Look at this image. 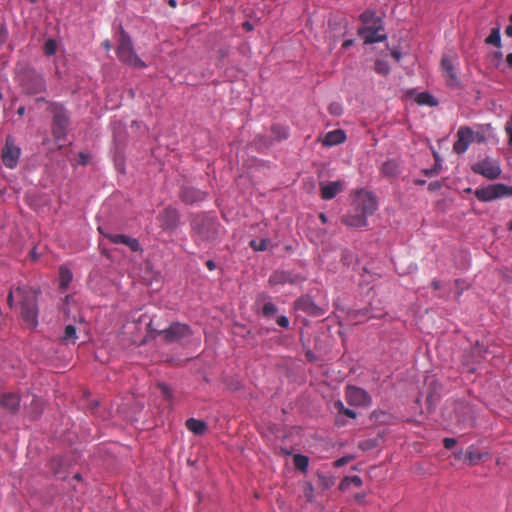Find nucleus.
Segmentation results:
<instances>
[{
	"instance_id": "1",
	"label": "nucleus",
	"mask_w": 512,
	"mask_h": 512,
	"mask_svg": "<svg viewBox=\"0 0 512 512\" xmlns=\"http://www.w3.org/2000/svg\"><path fill=\"white\" fill-rule=\"evenodd\" d=\"M14 296L20 301V315L23 321L31 328L38 325V306L37 292L35 289L27 286H18L15 290H10L7 296V303L12 308L14 304Z\"/></svg>"
},
{
	"instance_id": "2",
	"label": "nucleus",
	"mask_w": 512,
	"mask_h": 512,
	"mask_svg": "<svg viewBox=\"0 0 512 512\" xmlns=\"http://www.w3.org/2000/svg\"><path fill=\"white\" fill-rule=\"evenodd\" d=\"M119 60L133 68H144L146 64L136 55L129 35L121 30L120 42L117 47Z\"/></svg>"
},
{
	"instance_id": "3",
	"label": "nucleus",
	"mask_w": 512,
	"mask_h": 512,
	"mask_svg": "<svg viewBox=\"0 0 512 512\" xmlns=\"http://www.w3.org/2000/svg\"><path fill=\"white\" fill-rule=\"evenodd\" d=\"M19 81L27 94H38L46 89V84L41 74L31 68H25L19 73Z\"/></svg>"
},
{
	"instance_id": "4",
	"label": "nucleus",
	"mask_w": 512,
	"mask_h": 512,
	"mask_svg": "<svg viewBox=\"0 0 512 512\" xmlns=\"http://www.w3.org/2000/svg\"><path fill=\"white\" fill-rule=\"evenodd\" d=\"M192 228L201 240L207 242L215 240L219 234V226L215 220L204 216L194 218Z\"/></svg>"
},
{
	"instance_id": "5",
	"label": "nucleus",
	"mask_w": 512,
	"mask_h": 512,
	"mask_svg": "<svg viewBox=\"0 0 512 512\" xmlns=\"http://www.w3.org/2000/svg\"><path fill=\"white\" fill-rule=\"evenodd\" d=\"M49 110L52 113V131L57 139H62L67 134L69 127V117L66 110L58 104H50Z\"/></svg>"
},
{
	"instance_id": "6",
	"label": "nucleus",
	"mask_w": 512,
	"mask_h": 512,
	"mask_svg": "<svg viewBox=\"0 0 512 512\" xmlns=\"http://www.w3.org/2000/svg\"><path fill=\"white\" fill-rule=\"evenodd\" d=\"M156 332L167 344L180 342L192 335L190 327L179 322L172 323L168 328Z\"/></svg>"
},
{
	"instance_id": "7",
	"label": "nucleus",
	"mask_w": 512,
	"mask_h": 512,
	"mask_svg": "<svg viewBox=\"0 0 512 512\" xmlns=\"http://www.w3.org/2000/svg\"><path fill=\"white\" fill-rule=\"evenodd\" d=\"M475 196L480 201H492L503 196H512V186L508 187L504 184L497 183L480 188L475 191Z\"/></svg>"
},
{
	"instance_id": "8",
	"label": "nucleus",
	"mask_w": 512,
	"mask_h": 512,
	"mask_svg": "<svg viewBox=\"0 0 512 512\" xmlns=\"http://www.w3.org/2000/svg\"><path fill=\"white\" fill-rule=\"evenodd\" d=\"M472 171L489 180H495L501 174V167L497 160L486 157L485 159L473 164Z\"/></svg>"
},
{
	"instance_id": "9",
	"label": "nucleus",
	"mask_w": 512,
	"mask_h": 512,
	"mask_svg": "<svg viewBox=\"0 0 512 512\" xmlns=\"http://www.w3.org/2000/svg\"><path fill=\"white\" fill-rule=\"evenodd\" d=\"M356 212L362 213L364 216L372 215L377 209L375 196L366 191H360L355 199Z\"/></svg>"
},
{
	"instance_id": "10",
	"label": "nucleus",
	"mask_w": 512,
	"mask_h": 512,
	"mask_svg": "<svg viewBox=\"0 0 512 512\" xmlns=\"http://www.w3.org/2000/svg\"><path fill=\"white\" fill-rule=\"evenodd\" d=\"M383 30L382 21L376 20V22H373V26L360 28L358 33L363 37L365 44H373L387 38L386 34L382 33Z\"/></svg>"
},
{
	"instance_id": "11",
	"label": "nucleus",
	"mask_w": 512,
	"mask_h": 512,
	"mask_svg": "<svg viewBox=\"0 0 512 512\" xmlns=\"http://www.w3.org/2000/svg\"><path fill=\"white\" fill-rule=\"evenodd\" d=\"M20 148L17 147L11 137L6 139L5 146L2 149V161L8 168H14L19 160Z\"/></svg>"
},
{
	"instance_id": "12",
	"label": "nucleus",
	"mask_w": 512,
	"mask_h": 512,
	"mask_svg": "<svg viewBox=\"0 0 512 512\" xmlns=\"http://www.w3.org/2000/svg\"><path fill=\"white\" fill-rule=\"evenodd\" d=\"M345 397L347 402L353 406H369L371 402L368 393L364 389L355 386L347 387Z\"/></svg>"
},
{
	"instance_id": "13",
	"label": "nucleus",
	"mask_w": 512,
	"mask_h": 512,
	"mask_svg": "<svg viewBox=\"0 0 512 512\" xmlns=\"http://www.w3.org/2000/svg\"><path fill=\"white\" fill-rule=\"evenodd\" d=\"M472 142H474L473 130L469 127L462 126L457 131V141L453 145V150L457 154H463Z\"/></svg>"
},
{
	"instance_id": "14",
	"label": "nucleus",
	"mask_w": 512,
	"mask_h": 512,
	"mask_svg": "<svg viewBox=\"0 0 512 512\" xmlns=\"http://www.w3.org/2000/svg\"><path fill=\"white\" fill-rule=\"evenodd\" d=\"M157 218L164 230L171 231L174 230L178 225L179 214L173 208H166L158 215Z\"/></svg>"
},
{
	"instance_id": "15",
	"label": "nucleus",
	"mask_w": 512,
	"mask_h": 512,
	"mask_svg": "<svg viewBox=\"0 0 512 512\" xmlns=\"http://www.w3.org/2000/svg\"><path fill=\"white\" fill-rule=\"evenodd\" d=\"M295 306L297 309L302 310L305 313H307L308 315L313 316V317H319V316L324 315V313H325V310L322 307H319L318 305H316L313 302V300L308 296L299 298L296 301Z\"/></svg>"
},
{
	"instance_id": "16",
	"label": "nucleus",
	"mask_w": 512,
	"mask_h": 512,
	"mask_svg": "<svg viewBox=\"0 0 512 512\" xmlns=\"http://www.w3.org/2000/svg\"><path fill=\"white\" fill-rule=\"evenodd\" d=\"M454 61L455 58L450 56H444L441 60V67L449 86H456L459 83Z\"/></svg>"
},
{
	"instance_id": "17",
	"label": "nucleus",
	"mask_w": 512,
	"mask_h": 512,
	"mask_svg": "<svg viewBox=\"0 0 512 512\" xmlns=\"http://www.w3.org/2000/svg\"><path fill=\"white\" fill-rule=\"evenodd\" d=\"M180 198L187 204H193L203 201L206 198V193L194 187L185 186L180 192Z\"/></svg>"
},
{
	"instance_id": "18",
	"label": "nucleus",
	"mask_w": 512,
	"mask_h": 512,
	"mask_svg": "<svg viewBox=\"0 0 512 512\" xmlns=\"http://www.w3.org/2000/svg\"><path fill=\"white\" fill-rule=\"evenodd\" d=\"M0 406L8 413L15 414L20 407V397L13 393L4 394L0 398Z\"/></svg>"
},
{
	"instance_id": "19",
	"label": "nucleus",
	"mask_w": 512,
	"mask_h": 512,
	"mask_svg": "<svg viewBox=\"0 0 512 512\" xmlns=\"http://www.w3.org/2000/svg\"><path fill=\"white\" fill-rule=\"evenodd\" d=\"M104 236L115 244H124V245L128 246L132 251H138L140 249L138 240L135 238H131L127 235L104 234Z\"/></svg>"
},
{
	"instance_id": "20",
	"label": "nucleus",
	"mask_w": 512,
	"mask_h": 512,
	"mask_svg": "<svg viewBox=\"0 0 512 512\" xmlns=\"http://www.w3.org/2000/svg\"><path fill=\"white\" fill-rule=\"evenodd\" d=\"M342 223L351 228H362L367 225L366 216L357 212L356 214L345 215L341 219Z\"/></svg>"
},
{
	"instance_id": "21",
	"label": "nucleus",
	"mask_w": 512,
	"mask_h": 512,
	"mask_svg": "<svg viewBox=\"0 0 512 512\" xmlns=\"http://www.w3.org/2000/svg\"><path fill=\"white\" fill-rule=\"evenodd\" d=\"M343 189V183L340 181L330 182L326 185H321V196L325 200L334 198Z\"/></svg>"
},
{
	"instance_id": "22",
	"label": "nucleus",
	"mask_w": 512,
	"mask_h": 512,
	"mask_svg": "<svg viewBox=\"0 0 512 512\" xmlns=\"http://www.w3.org/2000/svg\"><path fill=\"white\" fill-rule=\"evenodd\" d=\"M345 139H346V135H345L344 131L337 129V130L328 132L325 135L322 143L325 146H334V145L344 142Z\"/></svg>"
},
{
	"instance_id": "23",
	"label": "nucleus",
	"mask_w": 512,
	"mask_h": 512,
	"mask_svg": "<svg viewBox=\"0 0 512 512\" xmlns=\"http://www.w3.org/2000/svg\"><path fill=\"white\" fill-rule=\"evenodd\" d=\"M295 282H296V277H293L290 273L285 272V271H276L269 278V283L271 285L295 283Z\"/></svg>"
},
{
	"instance_id": "24",
	"label": "nucleus",
	"mask_w": 512,
	"mask_h": 512,
	"mask_svg": "<svg viewBox=\"0 0 512 512\" xmlns=\"http://www.w3.org/2000/svg\"><path fill=\"white\" fill-rule=\"evenodd\" d=\"M186 427L189 431L194 433L195 435H203L206 433L208 427L206 422L203 420H197L194 418H189L186 421Z\"/></svg>"
},
{
	"instance_id": "25",
	"label": "nucleus",
	"mask_w": 512,
	"mask_h": 512,
	"mask_svg": "<svg viewBox=\"0 0 512 512\" xmlns=\"http://www.w3.org/2000/svg\"><path fill=\"white\" fill-rule=\"evenodd\" d=\"M382 173L389 177H394L399 174V164L395 160H388L382 165Z\"/></svg>"
},
{
	"instance_id": "26",
	"label": "nucleus",
	"mask_w": 512,
	"mask_h": 512,
	"mask_svg": "<svg viewBox=\"0 0 512 512\" xmlns=\"http://www.w3.org/2000/svg\"><path fill=\"white\" fill-rule=\"evenodd\" d=\"M77 340L76 327L74 325H67L61 337V341L65 344H75Z\"/></svg>"
},
{
	"instance_id": "27",
	"label": "nucleus",
	"mask_w": 512,
	"mask_h": 512,
	"mask_svg": "<svg viewBox=\"0 0 512 512\" xmlns=\"http://www.w3.org/2000/svg\"><path fill=\"white\" fill-rule=\"evenodd\" d=\"M72 272L65 266H61L59 270L60 288L67 289L72 281Z\"/></svg>"
},
{
	"instance_id": "28",
	"label": "nucleus",
	"mask_w": 512,
	"mask_h": 512,
	"mask_svg": "<svg viewBox=\"0 0 512 512\" xmlns=\"http://www.w3.org/2000/svg\"><path fill=\"white\" fill-rule=\"evenodd\" d=\"M415 101L420 105L436 106L438 104L437 100L427 92L418 93Z\"/></svg>"
},
{
	"instance_id": "29",
	"label": "nucleus",
	"mask_w": 512,
	"mask_h": 512,
	"mask_svg": "<svg viewBox=\"0 0 512 512\" xmlns=\"http://www.w3.org/2000/svg\"><path fill=\"white\" fill-rule=\"evenodd\" d=\"M334 408L338 412V414L345 415L351 419L356 418V412L352 409L346 408L340 400H338L334 403Z\"/></svg>"
},
{
	"instance_id": "30",
	"label": "nucleus",
	"mask_w": 512,
	"mask_h": 512,
	"mask_svg": "<svg viewBox=\"0 0 512 512\" xmlns=\"http://www.w3.org/2000/svg\"><path fill=\"white\" fill-rule=\"evenodd\" d=\"M485 42L497 47L501 45L500 28L496 27L491 30L490 35L486 38Z\"/></svg>"
},
{
	"instance_id": "31",
	"label": "nucleus",
	"mask_w": 512,
	"mask_h": 512,
	"mask_svg": "<svg viewBox=\"0 0 512 512\" xmlns=\"http://www.w3.org/2000/svg\"><path fill=\"white\" fill-rule=\"evenodd\" d=\"M293 462L297 469H299L303 472H305L307 470L308 463H309L308 457L301 455V454H297L294 456Z\"/></svg>"
},
{
	"instance_id": "32",
	"label": "nucleus",
	"mask_w": 512,
	"mask_h": 512,
	"mask_svg": "<svg viewBox=\"0 0 512 512\" xmlns=\"http://www.w3.org/2000/svg\"><path fill=\"white\" fill-rule=\"evenodd\" d=\"M360 19L366 26H373V22H376V20H381L376 16L375 12L370 10L363 12L360 15Z\"/></svg>"
},
{
	"instance_id": "33",
	"label": "nucleus",
	"mask_w": 512,
	"mask_h": 512,
	"mask_svg": "<svg viewBox=\"0 0 512 512\" xmlns=\"http://www.w3.org/2000/svg\"><path fill=\"white\" fill-rule=\"evenodd\" d=\"M350 484H353L357 487L362 485V479L359 476L345 477L340 483V489L345 490L348 488Z\"/></svg>"
},
{
	"instance_id": "34",
	"label": "nucleus",
	"mask_w": 512,
	"mask_h": 512,
	"mask_svg": "<svg viewBox=\"0 0 512 512\" xmlns=\"http://www.w3.org/2000/svg\"><path fill=\"white\" fill-rule=\"evenodd\" d=\"M269 245H270V240L266 239V238L250 241V246L255 251H265L268 249Z\"/></svg>"
},
{
	"instance_id": "35",
	"label": "nucleus",
	"mask_w": 512,
	"mask_h": 512,
	"mask_svg": "<svg viewBox=\"0 0 512 512\" xmlns=\"http://www.w3.org/2000/svg\"><path fill=\"white\" fill-rule=\"evenodd\" d=\"M374 69L378 74H381L384 76L388 75L389 71H390L388 63L386 61L380 60V59L376 60Z\"/></svg>"
},
{
	"instance_id": "36",
	"label": "nucleus",
	"mask_w": 512,
	"mask_h": 512,
	"mask_svg": "<svg viewBox=\"0 0 512 512\" xmlns=\"http://www.w3.org/2000/svg\"><path fill=\"white\" fill-rule=\"evenodd\" d=\"M31 406L33 408L32 414L34 418H37L43 411L44 402L40 398H34Z\"/></svg>"
},
{
	"instance_id": "37",
	"label": "nucleus",
	"mask_w": 512,
	"mask_h": 512,
	"mask_svg": "<svg viewBox=\"0 0 512 512\" xmlns=\"http://www.w3.org/2000/svg\"><path fill=\"white\" fill-rule=\"evenodd\" d=\"M272 133L276 140L285 139L288 136L286 128L279 125H275L272 127Z\"/></svg>"
},
{
	"instance_id": "38",
	"label": "nucleus",
	"mask_w": 512,
	"mask_h": 512,
	"mask_svg": "<svg viewBox=\"0 0 512 512\" xmlns=\"http://www.w3.org/2000/svg\"><path fill=\"white\" fill-rule=\"evenodd\" d=\"M57 50V43L53 39H48L44 44V53L47 56H52Z\"/></svg>"
},
{
	"instance_id": "39",
	"label": "nucleus",
	"mask_w": 512,
	"mask_h": 512,
	"mask_svg": "<svg viewBox=\"0 0 512 512\" xmlns=\"http://www.w3.org/2000/svg\"><path fill=\"white\" fill-rule=\"evenodd\" d=\"M318 479H319V485L323 489H328L332 485H334V479L332 477H330V476H325V475L319 474L318 475Z\"/></svg>"
},
{
	"instance_id": "40",
	"label": "nucleus",
	"mask_w": 512,
	"mask_h": 512,
	"mask_svg": "<svg viewBox=\"0 0 512 512\" xmlns=\"http://www.w3.org/2000/svg\"><path fill=\"white\" fill-rule=\"evenodd\" d=\"M277 313V307L271 303L268 302L263 306V314L265 316L271 317L274 316Z\"/></svg>"
},
{
	"instance_id": "41",
	"label": "nucleus",
	"mask_w": 512,
	"mask_h": 512,
	"mask_svg": "<svg viewBox=\"0 0 512 512\" xmlns=\"http://www.w3.org/2000/svg\"><path fill=\"white\" fill-rule=\"evenodd\" d=\"M466 456H467V459L469 460V463L471 465H474L475 463H477L482 458V454L481 453L475 452L473 450L467 451Z\"/></svg>"
},
{
	"instance_id": "42",
	"label": "nucleus",
	"mask_w": 512,
	"mask_h": 512,
	"mask_svg": "<svg viewBox=\"0 0 512 512\" xmlns=\"http://www.w3.org/2000/svg\"><path fill=\"white\" fill-rule=\"evenodd\" d=\"M437 397L433 395L432 393H429L426 397V403H427V410L428 412H431L434 409V406L436 404Z\"/></svg>"
},
{
	"instance_id": "43",
	"label": "nucleus",
	"mask_w": 512,
	"mask_h": 512,
	"mask_svg": "<svg viewBox=\"0 0 512 512\" xmlns=\"http://www.w3.org/2000/svg\"><path fill=\"white\" fill-rule=\"evenodd\" d=\"M351 460H353V456H344V457L339 458L338 460H336L334 465L336 467H341V466L347 464L348 462H350Z\"/></svg>"
},
{
	"instance_id": "44",
	"label": "nucleus",
	"mask_w": 512,
	"mask_h": 512,
	"mask_svg": "<svg viewBox=\"0 0 512 512\" xmlns=\"http://www.w3.org/2000/svg\"><path fill=\"white\" fill-rule=\"evenodd\" d=\"M457 441L454 438H445L443 440L444 447L447 449H451L456 445Z\"/></svg>"
},
{
	"instance_id": "45",
	"label": "nucleus",
	"mask_w": 512,
	"mask_h": 512,
	"mask_svg": "<svg viewBox=\"0 0 512 512\" xmlns=\"http://www.w3.org/2000/svg\"><path fill=\"white\" fill-rule=\"evenodd\" d=\"M329 110L332 114L339 115L342 112V108L339 104L333 103L329 106Z\"/></svg>"
},
{
	"instance_id": "46",
	"label": "nucleus",
	"mask_w": 512,
	"mask_h": 512,
	"mask_svg": "<svg viewBox=\"0 0 512 512\" xmlns=\"http://www.w3.org/2000/svg\"><path fill=\"white\" fill-rule=\"evenodd\" d=\"M277 323L279 326L283 328H287L289 326V320L286 316H280L277 318Z\"/></svg>"
},
{
	"instance_id": "47",
	"label": "nucleus",
	"mask_w": 512,
	"mask_h": 512,
	"mask_svg": "<svg viewBox=\"0 0 512 512\" xmlns=\"http://www.w3.org/2000/svg\"><path fill=\"white\" fill-rule=\"evenodd\" d=\"M375 445L374 441L368 440L359 444V447L363 450L373 448Z\"/></svg>"
},
{
	"instance_id": "48",
	"label": "nucleus",
	"mask_w": 512,
	"mask_h": 512,
	"mask_svg": "<svg viewBox=\"0 0 512 512\" xmlns=\"http://www.w3.org/2000/svg\"><path fill=\"white\" fill-rule=\"evenodd\" d=\"M505 131L509 136L508 143L509 145H512V126L509 123H506Z\"/></svg>"
},
{
	"instance_id": "49",
	"label": "nucleus",
	"mask_w": 512,
	"mask_h": 512,
	"mask_svg": "<svg viewBox=\"0 0 512 512\" xmlns=\"http://www.w3.org/2000/svg\"><path fill=\"white\" fill-rule=\"evenodd\" d=\"M162 393L168 398L171 396V390L168 386H166L165 384H160L159 385Z\"/></svg>"
},
{
	"instance_id": "50",
	"label": "nucleus",
	"mask_w": 512,
	"mask_h": 512,
	"mask_svg": "<svg viewBox=\"0 0 512 512\" xmlns=\"http://www.w3.org/2000/svg\"><path fill=\"white\" fill-rule=\"evenodd\" d=\"M486 138L482 133H474V141L477 143H483L485 142Z\"/></svg>"
},
{
	"instance_id": "51",
	"label": "nucleus",
	"mask_w": 512,
	"mask_h": 512,
	"mask_svg": "<svg viewBox=\"0 0 512 512\" xmlns=\"http://www.w3.org/2000/svg\"><path fill=\"white\" fill-rule=\"evenodd\" d=\"M440 188H441V184L438 181L431 182L428 185V189L430 191H435V190H438Z\"/></svg>"
},
{
	"instance_id": "52",
	"label": "nucleus",
	"mask_w": 512,
	"mask_h": 512,
	"mask_svg": "<svg viewBox=\"0 0 512 512\" xmlns=\"http://www.w3.org/2000/svg\"><path fill=\"white\" fill-rule=\"evenodd\" d=\"M391 55H392V57H393L396 61H400V59H401V53H400V51H398V50H392Z\"/></svg>"
},
{
	"instance_id": "53",
	"label": "nucleus",
	"mask_w": 512,
	"mask_h": 512,
	"mask_svg": "<svg viewBox=\"0 0 512 512\" xmlns=\"http://www.w3.org/2000/svg\"><path fill=\"white\" fill-rule=\"evenodd\" d=\"M492 57H493V60H495L497 63H499L502 59V53L495 52Z\"/></svg>"
},
{
	"instance_id": "54",
	"label": "nucleus",
	"mask_w": 512,
	"mask_h": 512,
	"mask_svg": "<svg viewBox=\"0 0 512 512\" xmlns=\"http://www.w3.org/2000/svg\"><path fill=\"white\" fill-rule=\"evenodd\" d=\"M360 314H361V315H365V314H366V311H360V310H359V311H356V312H354L353 314H351V318H352V319H356V318H357V316H358V315H360Z\"/></svg>"
},
{
	"instance_id": "55",
	"label": "nucleus",
	"mask_w": 512,
	"mask_h": 512,
	"mask_svg": "<svg viewBox=\"0 0 512 512\" xmlns=\"http://www.w3.org/2000/svg\"><path fill=\"white\" fill-rule=\"evenodd\" d=\"M505 34L508 36V37H512V25L510 24L509 26L506 27L505 29Z\"/></svg>"
},
{
	"instance_id": "56",
	"label": "nucleus",
	"mask_w": 512,
	"mask_h": 512,
	"mask_svg": "<svg viewBox=\"0 0 512 512\" xmlns=\"http://www.w3.org/2000/svg\"><path fill=\"white\" fill-rule=\"evenodd\" d=\"M206 265H207V267H208V269H209V270H213V269L215 268V263H214V261H212V260H208V261L206 262Z\"/></svg>"
},
{
	"instance_id": "57",
	"label": "nucleus",
	"mask_w": 512,
	"mask_h": 512,
	"mask_svg": "<svg viewBox=\"0 0 512 512\" xmlns=\"http://www.w3.org/2000/svg\"><path fill=\"white\" fill-rule=\"evenodd\" d=\"M352 44H353V41H352V40H346V41L343 43L342 47H343L344 49H347V48H349L350 46H352Z\"/></svg>"
},
{
	"instance_id": "58",
	"label": "nucleus",
	"mask_w": 512,
	"mask_h": 512,
	"mask_svg": "<svg viewBox=\"0 0 512 512\" xmlns=\"http://www.w3.org/2000/svg\"><path fill=\"white\" fill-rule=\"evenodd\" d=\"M506 61L510 67H512V53L507 55Z\"/></svg>"
},
{
	"instance_id": "59",
	"label": "nucleus",
	"mask_w": 512,
	"mask_h": 512,
	"mask_svg": "<svg viewBox=\"0 0 512 512\" xmlns=\"http://www.w3.org/2000/svg\"><path fill=\"white\" fill-rule=\"evenodd\" d=\"M319 218H320L322 223H327V221H328V219H327V217H326V215L324 213H321L319 215Z\"/></svg>"
},
{
	"instance_id": "60",
	"label": "nucleus",
	"mask_w": 512,
	"mask_h": 512,
	"mask_svg": "<svg viewBox=\"0 0 512 512\" xmlns=\"http://www.w3.org/2000/svg\"><path fill=\"white\" fill-rule=\"evenodd\" d=\"M24 113H25V107H23V106L19 107L17 110V114L20 116H23Z\"/></svg>"
},
{
	"instance_id": "61",
	"label": "nucleus",
	"mask_w": 512,
	"mask_h": 512,
	"mask_svg": "<svg viewBox=\"0 0 512 512\" xmlns=\"http://www.w3.org/2000/svg\"><path fill=\"white\" fill-rule=\"evenodd\" d=\"M352 258V255L348 254L347 252L344 253L343 255V260L344 261H348Z\"/></svg>"
},
{
	"instance_id": "62",
	"label": "nucleus",
	"mask_w": 512,
	"mask_h": 512,
	"mask_svg": "<svg viewBox=\"0 0 512 512\" xmlns=\"http://www.w3.org/2000/svg\"><path fill=\"white\" fill-rule=\"evenodd\" d=\"M432 286H433V288H434V289H436V290H437V289H439V287H440V283H439L438 281L434 280V281L432 282Z\"/></svg>"
},
{
	"instance_id": "63",
	"label": "nucleus",
	"mask_w": 512,
	"mask_h": 512,
	"mask_svg": "<svg viewBox=\"0 0 512 512\" xmlns=\"http://www.w3.org/2000/svg\"><path fill=\"white\" fill-rule=\"evenodd\" d=\"M168 3L172 8H175L177 6L176 0H168Z\"/></svg>"
},
{
	"instance_id": "64",
	"label": "nucleus",
	"mask_w": 512,
	"mask_h": 512,
	"mask_svg": "<svg viewBox=\"0 0 512 512\" xmlns=\"http://www.w3.org/2000/svg\"><path fill=\"white\" fill-rule=\"evenodd\" d=\"M426 174H427V175H434V174H437V170H436V169H433V170H427V171H426Z\"/></svg>"
}]
</instances>
